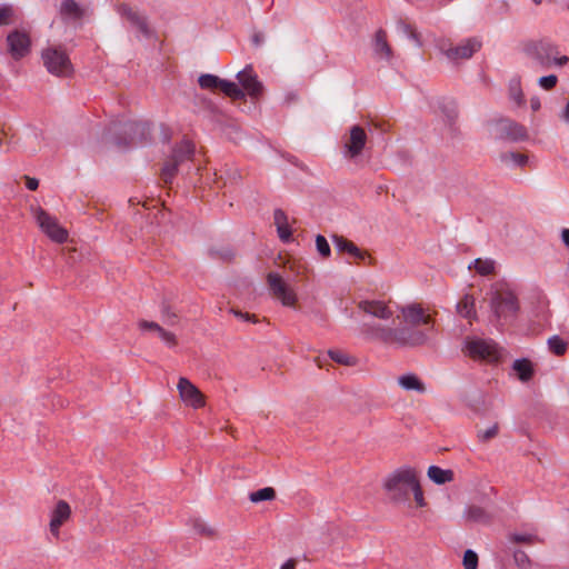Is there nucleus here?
I'll return each mask as SVG.
<instances>
[{"label":"nucleus","instance_id":"obj_1","mask_svg":"<svg viewBox=\"0 0 569 569\" xmlns=\"http://www.w3.org/2000/svg\"><path fill=\"white\" fill-rule=\"evenodd\" d=\"M405 321L409 326L390 328L380 325L362 323L361 330L372 339L400 347L422 346L429 340L433 326L430 316L425 313L420 305L412 303L400 308Z\"/></svg>","mask_w":569,"mask_h":569},{"label":"nucleus","instance_id":"obj_2","mask_svg":"<svg viewBox=\"0 0 569 569\" xmlns=\"http://www.w3.org/2000/svg\"><path fill=\"white\" fill-rule=\"evenodd\" d=\"M523 52L538 68L548 70L561 68L569 62V57L560 53L559 46L549 39L532 40L525 44Z\"/></svg>","mask_w":569,"mask_h":569},{"label":"nucleus","instance_id":"obj_3","mask_svg":"<svg viewBox=\"0 0 569 569\" xmlns=\"http://www.w3.org/2000/svg\"><path fill=\"white\" fill-rule=\"evenodd\" d=\"M418 478L415 469L402 467L390 473L383 481V488L390 499L401 502L408 499L409 491L416 485Z\"/></svg>","mask_w":569,"mask_h":569},{"label":"nucleus","instance_id":"obj_4","mask_svg":"<svg viewBox=\"0 0 569 569\" xmlns=\"http://www.w3.org/2000/svg\"><path fill=\"white\" fill-rule=\"evenodd\" d=\"M41 58L48 72L57 77H69L73 67L67 52L60 48L49 47L41 53Z\"/></svg>","mask_w":569,"mask_h":569},{"label":"nucleus","instance_id":"obj_5","mask_svg":"<svg viewBox=\"0 0 569 569\" xmlns=\"http://www.w3.org/2000/svg\"><path fill=\"white\" fill-rule=\"evenodd\" d=\"M490 307L497 318L513 316L518 311V299L508 288H497L492 293Z\"/></svg>","mask_w":569,"mask_h":569},{"label":"nucleus","instance_id":"obj_6","mask_svg":"<svg viewBox=\"0 0 569 569\" xmlns=\"http://www.w3.org/2000/svg\"><path fill=\"white\" fill-rule=\"evenodd\" d=\"M368 141V134L359 124H355L350 127L348 134H345L342 138V156L346 159H356L358 158Z\"/></svg>","mask_w":569,"mask_h":569},{"label":"nucleus","instance_id":"obj_7","mask_svg":"<svg viewBox=\"0 0 569 569\" xmlns=\"http://www.w3.org/2000/svg\"><path fill=\"white\" fill-rule=\"evenodd\" d=\"M465 349L467 355L473 359L497 361L500 358V350L492 340L468 339Z\"/></svg>","mask_w":569,"mask_h":569},{"label":"nucleus","instance_id":"obj_8","mask_svg":"<svg viewBox=\"0 0 569 569\" xmlns=\"http://www.w3.org/2000/svg\"><path fill=\"white\" fill-rule=\"evenodd\" d=\"M34 219L42 230L52 241L63 243L68 239V232L62 228L58 220L50 216L47 211L41 208L34 210Z\"/></svg>","mask_w":569,"mask_h":569},{"label":"nucleus","instance_id":"obj_9","mask_svg":"<svg viewBox=\"0 0 569 569\" xmlns=\"http://www.w3.org/2000/svg\"><path fill=\"white\" fill-rule=\"evenodd\" d=\"M267 282L271 293L281 301L284 307H293L297 302V295L293 289L277 272L267 274Z\"/></svg>","mask_w":569,"mask_h":569},{"label":"nucleus","instance_id":"obj_10","mask_svg":"<svg viewBox=\"0 0 569 569\" xmlns=\"http://www.w3.org/2000/svg\"><path fill=\"white\" fill-rule=\"evenodd\" d=\"M239 87L243 90L244 96L251 98H259L263 92V84L259 81L257 73L252 66H247L244 69L237 73Z\"/></svg>","mask_w":569,"mask_h":569},{"label":"nucleus","instance_id":"obj_11","mask_svg":"<svg viewBox=\"0 0 569 569\" xmlns=\"http://www.w3.org/2000/svg\"><path fill=\"white\" fill-rule=\"evenodd\" d=\"M121 131L129 136V140L116 139L114 143L119 147H127L133 144L137 140L144 141L150 136V124L142 121H128L122 124Z\"/></svg>","mask_w":569,"mask_h":569},{"label":"nucleus","instance_id":"obj_12","mask_svg":"<svg viewBox=\"0 0 569 569\" xmlns=\"http://www.w3.org/2000/svg\"><path fill=\"white\" fill-rule=\"evenodd\" d=\"M481 46L482 43L478 38H468L462 40L458 46L442 49V51L450 61L456 62L462 59H470L480 50Z\"/></svg>","mask_w":569,"mask_h":569},{"label":"nucleus","instance_id":"obj_13","mask_svg":"<svg viewBox=\"0 0 569 569\" xmlns=\"http://www.w3.org/2000/svg\"><path fill=\"white\" fill-rule=\"evenodd\" d=\"M179 395L181 400L194 408L198 409L204 405L203 396L200 390L187 378L181 377L179 379L178 386Z\"/></svg>","mask_w":569,"mask_h":569},{"label":"nucleus","instance_id":"obj_14","mask_svg":"<svg viewBox=\"0 0 569 569\" xmlns=\"http://www.w3.org/2000/svg\"><path fill=\"white\" fill-rule=\"evenodd\" d=\"M117 11L122 18H126L143 38L150 39L152 37V30L149 28L147 18L144 16L132 10V8L127 4H120Z\"/></svg>","mask_w":569,"mask_h":569},{"label":"nucleus","instance_id":"obj_15","mask_svg":"<svg viewBox=\"0 0 569 569\" xmlns=\"http://www.w3.org/2000/svg\"><path fill=\"white\" fill-rule=\"evenodd\" d=\"M71 517V508L69 503L64 500H59L56 505V507L50 512V522H49V529L50 533L56 538L59 539L60 537V528L61 526L67 522Z\"/></svg>","mask_w":569,"mask_h":569},{"label":"nucleus","instance_id":"obj_16","mask_svg":"<svg viewBox=\"0 0 569 569\" xmlns=\"http://www.w3.org/2000/svg\"><path fill=\"white\" fill-rule=\"evenodd\" d=\"M358 309L367 316L381 320H388L393 316V311L382 300H361Z\"/></svg>","mask_w":569,"mask_h":569},{"label":"nucleus","instance_id":"obj_17","mask_svg":"<svg viewBox=\"0 0 569 569\" xmlns=\"http://www.w3.org/2000/svg\"><path fill=\"white\" fill-rule=\"evenodd\" d=\"M9 51L14 59H20L28 54L30 50V39L24 32L12 31L7 37Z\"/></svg>","mask_w":569,"mask_h":569},{"label":"nucleus","instance_id":"obj_18","mask_svg":"<svg viewBox=\"0 0 569 569\" xmlns=\"http://www.w3.org/2000/svg\"><path fill=\"white\" fill-rule=\"evenodd\" d=\"M499 136L511 141H522L527 139V129L510 119H501L498 123Z\"/></svg>","mask_w":569,"mask_h":569},{"label":"nucleus","instance_id":"obj_19","mask_svg":"<svg viewBox=\"0 0 569 569\" xmlns=\"http://www.w3.org/2000/svg\"><path fill=\"white\" fill-rule=\"evenodd\" d=\"M373 52L377 58L389 61L392 57V49L387 41V33L379 29L376 31L372 42Z\"/></svg>","mask_w":569,"mask_h":569},{"label":"nucleus","instance_id":"obj_20","mask_svg":"<svg viewBox=\"0 0 569 569\" xmlns=\"http://www.w3.org/2000/svg\"><path fill=\"white\" fill-rule=\"evenodd\" d=\"M398 385L406 391H416L418 393L426 392V386L422 380L412 372L401 375L397 379Z\"/></svg>","mask_w":569,"mask_h":569},{"label":"nucleus","instance_id":"obj_21","mask_svg":"<svg viewBox=\"0 0 569 569\" xmlns=\"http://www.w3.org/2000/svg\"><path fill=\"white\" fill-rule=\"evenodd\" d=\"M273 220L277 227V232L281 241L289 242L291 240V229L288 223V217L281 209H276L273 212Z\"/></svg>","mask_w":569,"mask_h":569},{"label":"nucleus","instance_id":"obj_22","mask_svg":"<svg viewBox=\"0 0 569 569\" xmlns=\"http://www.w3.org/2000/svg\"><path fill=\"white\" fill-rule=\"evenodd\" d=\"M59 12L64 20H78L83 14L82 9L74 0H63Z\"/></svg>","mask_w":569,"mask_h":569},{"label":"nucleus","instance_id":"obj_23","mask_svg":"<svg viewBox=\"0 0 569 569\" xmlns=\"http://www.w3.org/2000/svg\"><path fill=\"white\" fill-rule=\"evenodd\" d=\"M428 478L437 483L445 485L453 480V471L450 469H442L438 466H430L427 471Z\"/></svg>","mask_w":569,"mask_h":569},{"label":"nucleus","instance_id":"obj_24","mask_svg":"<svg viewBox=\"0 0 569 569\" xmlns=\"http://www.w3.org/2000/svg\"><path fill=\"white\" fill-rule=\"evenodd\" d=\"M193 151H194L193 144L188 140H183L173 148L172 154L170 158L172 160H177L178 163H182L186 160L191 158V156L193 154Z\"/></svg>","mask_w":569,"mask_h":569},{"label":"nucleus","instance_id":"obj_25","mask_svg":"<svg viewBox=\"0 0 569 569\" xmlns=\"http://www.w3.org/2000/svg\"><path fill=\"white\" fill-rule=\"evenodd\" d=\"M333 244L336 249L340 252H348L355 258L362 259L363 253L360 251V249L351 241L347 240L346 238L341 236H333L332 238Z\"/></svg>","mask_w":569,"mask_h":569},{"label":"nucleus","instance_id":"obj_26","mask_svg":"<svg viewBox=\"0 0 569 569\" xmlns=\"http://www.w3.org/2000/svg\"><path fill=\"white\" fill-rule=\"evenodd\" d=\"M465 517L468 521L476 523H489L490 515L479 506H469L465 511Z\"/></svg>","mask_w":569,"mask_h":569},{"label":"nucleus","instance_id":"obj_27","mask_svg":"<svg viewBox=\"0 0 569 569\" xmlns=\"http://www.w3.org/2000/svg\"><path fill=\"white\" fill-rule=\"evenodd\" d=\"M457 311L461 317L466 319L475 318V298L471 295H465L463 298L457 303Z\"/></svg>","mask_w":569,"mask_h":569},{"label":"nucleus","instance_id":"obj_28","mask_svg":"<svg viewBox=\"0 0 569 569\" xmlns=\"http://www.w3.org/2000/svg\"><path fill=\"white\" fill-rule=\"evenodd\" d=\"M219 89L229 98L236 100H242L244 98L243 90L236 82L221 79Z\"/></svg>","mask_w":569,"mask_h":569},{"label":"nucleus","instance_id":"obj_29","mask_svg":"<svg viewBox=\"0 0 569 569\" xmlns=\"http://www.w3.org/2000/svg\"><path fill=\"white\" fill-rule=\"evenodd\" d=\"M509 98L517 104L521 106L525 102L523 92L521 88V80L519 77H513L509 81Z\"/></svg>","mask_w":569,"mask_h":569},{"label":"nucleus","instance_id":"obj_30","mask_svg":"<svg viewBox=\"0 0 569 569\" xmlns=\"http://www.w3.org/2000/svg\"><path fill=\"white\" fill-rule=\"evenodd\" d=\"M513 370L518 373V377L522 381H527L533 373L532 365L528 359H517L512 366Z\"/></svg>","mask_w":569,"mask_h":569},{"label":"nucleus","instance_id":"obj_31","mask_svg":"<svg viewBox=\"0 0 569 569\" xmlns=\"http://www.w3.org/2000/svg\"><path fill=\"white\" fill-rule=\"evenodd\" d=\"M397 30L406 36L407 38H409L410 40H412L416 44V47L420 48L422 46V42H421V39H420V36L419 33L416 31V29L409 24L408 22L403 21V20H399L397 22Z\"/></svg>","mask_w":569,"mask_h":569},{"label":"nucleus","instance_id":"obj_32","mask_svg":"<svg viewBox=\"0 0 569 569\" xmlns=\"http://www.w3.org/2000/svg\"><path fill=\"white\" fill-rule=\"evenodd\" d=\"M501 162L508 166L515 167H525L527 166L529 159L526 154L518 152H505L500 156Z\"/></svg>","mask_w":569,"mask_h":569},{"label":"nucleus","instance_id":"obj_33","mask_svg":"<svg viewBox=\"0 0 569 569\" xmlns=\"http://www.w3.org/2000/svg\"><path fill=\"white\" fill-rule=\"evenodd\" d=\"M473 266L476 271L481 276L491 274L495 271L496 262L492 259H475L469 269Z\"/></svg>","mask_w":569,"mask_h":569},{"label":"nucleus","instance_id":"obj_34","mask_svg":"<svg viewBox=\"0 0 569 569\" xmlns=\"http://www.w3.org/2000/svg\"><path fill=\"white\" fill-rule=\"evenodd\" d=\"M276 497V491L271 487H264L249 495V499L253 503L261 501L272 500Z\"/></svg>","mask_w":569,"mask_h":569},{"label":"nucleus","instance_id":"obj_35","mask_svg":"<svg viewBox=\"0 0 569 569\" xmlns=\"http://www.w3.org/2000/svg\"><path fill=\"white\" fill-rule=\"evenodd\" d=\"M220 82L221 79L211 73L201 74L198 79V83L202 89H217L219 88Z\"/></svg>","mask_w":569,"mask_h":569},{"label":"nucleus","instance_id":"obj_36","mask_svg":"<svg viewBox=\"0 0 569 569\" xmlns=\"http://www.w3.org/2000/svg\"><path fill=\"white\" fill-rule=\"evenodd\" d=\"M548 347L556 356H562L567 350V343L559 336H552L548 339Z\"/></svg>","mask_w":569,"mask_h":569},{"label":"nucleus","instance_id":"obj_37","mask_svg":"<svg viewBox=\"0 0 569 569\" xmlns=\"http://www.w3.org/2000/svg\"><path fill=\"white\" fill-rule=\"evenodd\" d=\"M179 164L177 160H172L171 158L164 163L161 176L166 183L170 182L176 176Z\"/></svg>","mask_w":569,"mask_h":569},{"label":"nucleus","instance_id":"obj_38","mask_svg":"<svg viewBox=\"0 0 569 569\" xmlns=\"http://www.w3.org/2000/svg\"><path fill=\"white\" fill-rule=\"evenodd\" d=\"M192 528L196 533L207 537H212L216 535V530L208 526L203 520L201 519H193L192 520Z\"/></svg>","mask_w":569,"mask_h":569},{"label":"nucleus","instance_id":"obj_39","mask_svg":"<svg viewBox=\"0 0 569 569\" xmlns=\"http://www.w3.org/2000/svg\"><path fill=\"white\" fill-rule=\"evenodd\" d=\"M13 16H14V8L11 4H1L0 6V27L11 24Z\"/></svg>","mask_w":569,"mask_h":569},{"label":"nucleus","instance_id":"obj_40","mask_svg":"<svg viewBox=\"0 0 569 569\" xmlns=\"http://www.w3.org/2000/svg\"><path fill=\"white\" fill-rule=\"evenodd\" d=\"M161 319L167 326H176L178 323V316L168 305L161 307Z\"/></svg>","mask_w":569,"mask_h":569},{"label":"nucleus","instance_id":"obj_41","mask_svg":"<svg viewBox=\"0 0 569 569\" xmlns=\"http://www.w3.org/2000/svg\"><path fill=\"white\" fill-rule=\"evenodd\" d=\"M316 247H317V251L319 252V254L323 258H328L331 253V249H330V246L327 241V239L321 236V234H318L316 237Z\"/></svg>","mask_w":569,"mask_h":569},{"label":"nucleus","instance_id":"obj_42","mask_svg":"<svg viewBox=\"0 0 569 569\" xmlns=\"http://www.w3.org/2000/svg\"><path fill=\"white\" fill-rule=\"evenodd\" d=\"M328 355L337 363L346 365V366L353 363L351 360V357H349L347 353H345L340 350H329Z\"/></svg>","mask_w":569,"mask_h":569},{"label":"nucleus","instance_id":"obj_43","mask_svg":"<svg viewBox=\"0 0 569 569\" xmlns=\"http://www.w3.org/2000/svg\"><path fill=\"white\" fill-rule=\"evenodd\" d=\"M463 567L465 569H477L478 567V555L468 549L463 555Z\"/></svg>","mask_w":569,"mask_h":569},{"label":"nucleus","instance_id":"obj_44","mask_svg":"<svg viewBox=\"0 0 569 569\" xmlns=\"http://www.w3.org/2000/svg\"><path fill=\"white\" fill-rule=\"evenodd\" d=\"M513 559L519 569H530V559L525 551L516 550Z\"/></svg>","mask_w":569,"mask_h":569},{"label":"nucleus","instance_id":"obj_45","mask_svg":"<svg viewBox=\"0 0 569 569\" xmlns=\"http://www.w3.org/2000/svg\"><path fill=\"white\" fill-rule=\"evenodd\" d=\"M558 77L556 74L542 76L538 79V84L543 90H551L557 86Z\"/></svg>","mask_w":569,"mask_h":569},{"label":"nucleus","instance_id":"obj_46","mask_svg":"<svg viewBox=\"0 0 569 569\" xmlns=\"http://www.w3.org/2000/svg\"><path fill=\"white\" fill-rule=\"evenodd\" d=\"M158 336L168 347H174L177 343L174 333L167 331L163 328L158 332Z\"/></svg>","mask_w":569,"mask_h":569},{"label":"nucleus","instance_id":"obj_47","mask_svg":"<svg viewBox=\"0 0 569 569\" xmlns=\"http://www.w3.org/2000/svg\"><path fill=\"white\" fill-rule=\"evenodd\" d=\"M411 491L413 492L415 501L419 507H425V498L423 492L420 487L419 480H417L416 485L412 487Z\"/></svg>","mask_w":569,"mask_h":569},{"label":"nucleus","instance_id":"obj_48","mask_svg":"<svg viewBox=\"0 0 569 569\" xmlns=\"http://www.w3.org/2000/svg\"><path fill=\"white\" fill-rule=\"evenodd\" d=\"M497 433H498V426L493 425L483 431H479L478 437L480 440L487 441V440L496 437Z\"/></svg>","mask_w":569,"mask_h":569},{"label":"nucleus","instance_id":"obj_49","mask_svg":"<svg viewBox=\"0 0 569 569\" xmlns=\"http://www.w3.org/2000/svg\"><path fill=\"white\" fill-rule=\"evenodd\" d=\"M510 540L517 543H529L532 542L533 536L528 533H513L510 536Z\"/></svg>","mask_w":569,"mask_h":569},{"label":"nucleus","instance_id":"obj_50","mask_svg":"<svg viewBox=\"0 0 569 569\" xmlns=\"http://www.w3.org/2000/svg\"><path fill=\"white\" fill-rule=\"evenodd\" d=\"M139 328L143 331L151 330V331H156L157 333L162 329V327L159 326L157 322L147 321V320H141L139 322Z\"/></svg>","mask_w":569,"mask_h":569},{"label":"nucleus","instance_id":"obj_51","mask_svg":"<svg viewBox=\"0 0 569 569\" xmlns=\"http://www.w3.org/2000/svg\"><path fill=\"white\" fill-rule=\"evenodd\" d=\"M26 186L29 190H36L39 186V181L38 179L36 178H30V177H27V182H26Z\"/></svg>","mask_w":569,"mask_h":569},{"label":"nucleus","instance_id":"obj_52","mask_svg":"<svg viewBox=\"0 0 569 569\" xmlns=\"http://www.w3.org/2000/svg\"><path fill=\"white\" fill-rule=\"evenodd\" d=\"M530 107H531L532 111H538L541 107L540 99L537 97L531 98Z\"/></svg>","mask_w":569,"mask_h":569},{"label":"nucleus","instance_id":"obj_53","mask_svg":"<svg viewBox=\"0 0 569 569\" xmlns=\"http://www.w3.org/2000/svg\"><path fill=\"white\" fill-rule=\"evenodd\" d=\"M561 240L567 248H569V229H563L561 231Z\"/></svg>","mask_w":569,"mask_h":569},{"label":"nucleus","instance_id":"obj_54","mask_svg":"<svg viewBox=\"0 0 569 569\" xmlns=\"http://www.w3.org/2000/svg\"><path fill=\"white\" fill-rule=\"evenodd\" d=\"M280 569H296V560L295 559H288Z\"/></svg>","mask_w":569,"mask_h":569},{"label":"nucleus","instance_id":"obj_55","mask_svg":"<svg viewBox=\"0 0 569 569\" xmlns=\"http://www.w3.org/2000/svg\"><path fill=\"white\" fill-rule=\"evenodd\" d=\"M197 99H198L199 101H201V102L206 106V108H207L208 110H210V111H212V110H213V108H214V107H213V104L211 103V101H210V100L206 99L204 97H197Z\"/></svg>","mask_w":569,"mask_h":569},{"label":"nucleus","instance_id":"obj_56","mask_svg":"<svg viewBox=\"0 0 569 569\" xmlns=\"http://www.w3.org/2000/svg\"><path fill=\"white\" fill-rule=\"evenodd\" d=\"M263 41V36L261 33H256L253 37H252V42L256 44V46H260Z\"/></svg>","mask_w":569,"mask_h":569},{"label":"nucleus","instance_id":"obj_57","mask_svg":"<svg viewBox=\"0 0 569 569\" xmlns=\"http://www.w3.org/2000/svg\"><path fill=\"white\" fill-rule=\"evenodd\" d=\"M561 118L566 121V122H569V102L566 104V107L563 108L562 112H561Z\"/></svg>","mask_w":569,"mask_h":569},{"label":"nucleus","instance_id":"obj_58","mask_svg":"<svg viewBox=\"0 0 569 569\" xmlns=\"http://www.w3.org/2000/svg\"><path fill=\"white\" fill-rule=\"evenodd\" d=\"M234 315H236L237 317H239V318H241V319L246 320V321H248V320L250 319V316H249L248 313H246V315H244V313H242V312H240V311H234Z\"/></svg>","mask_w":569,"mask_h":569},{"label":"nucleus","instance_id":"obj_59","mask_svg":"<svg viewBox=\"0 0 569 569\" xmlns=\"http://www.w3.org/2000/svg\"><path fill=\"white\" fill-rule=\"evenodd\" d=\"M535 4H541L543 0H531Z\"/></svg>","mask_w":569,"mask_h":569},{"label":"nucleus","instance_id":"obj_60","mask_svg":"<svg viewBox=\"0 0 569 569\" xmlns=\"http://www.w3.org/2000/svg\"><path fill=\"white\" fill-rule=\"evenodd\" d=\"M453 0H446V2H452Z\"/></svg>","mask_w":569,"mask_h":569}]
</instances>
